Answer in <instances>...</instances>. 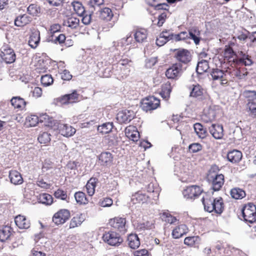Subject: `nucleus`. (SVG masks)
Here are the masks:
<instances>
[{
  "label": "nucleus",
  "instance_id": "16",
  "mask_svg": "<svg viewBox=\"0 0 256 256\" xmlns=\"http://www.w3.org/2000/svg\"><path fill=\"white\" fill-rule=\"evenodd\" d=\"M58 130L60 134L66 137L72 136L76 132V129L72 126L64 124H58Z\"/></svg>",
  "mask_w": 256,
  "mask_h": 256
},
{
  "label": "nucleus",
  "instance_id": "19",
  "mask_svg": "<svg viewBox=\"0 0 256 256\" xmlns=\"http://www.w3.org/2000/svg\"><path fill=\"white\" fill-rule=\"evenodd\" d=\"M188 232V228L186 224H181L176 226L172 230V235L174 238L177 239L186 234Z\"/></svg>",
  "mask_w": 256,
  "mask_h": 256
},
{
  "label": "nucleus",
  "instance_id": "55",
  "mask_svg": "<svg viewBox=\"0 0 256 256\" xmlns=\"http://www.w3.org/2000/svg\"><path fill=\"white\" fill-rule=\"evenodd\" d=\"M50 134L48 132H44L40 134L38 138V142L41 144H46L50 140Z\"/></svg>",
  "mask_w": 256,
  "mask_h": 256
},
{
  "label": "nucleus",
  "instance_id": "22",
  "mask_svg": "<svg viewBox=\"0 0 256 256\" xmlns=\"http://www.w3.org/2000/svg\"><path fill=\"white\" fill-rule=\"evenodd\" d=\"M16 224L20 229H27L30 227V223L24 216L18 215L14 218Z\"/></svg>",
  "mask_w": 256,
  "mask_h": 256
},
{
  "label": "nucleus",
  "instance_id": "3",
  "mask_svg": "<svg viewBox=\"0 0 256 256\" xmlns=\"http://www.w3.org/2000/svg\"><path fill=\"white\" fill-rule=\"evenodd\" d=\"M160 105V100L154 96H149L142 100V108L146 112L154 110Z\"/></svg>",
  "mask_w": 256,
  "mask_h": 256
},
{
  "label": "nucleus",
  "instance_id": "48",
  "mask_svg": "<svg viewBox=\"0 0 256 256\" xmlns=\"http://www.w3.org/2000/svg\"><path fill=\"white\" fill-rule=\"evenodd\" d=\"M74 198L77 203L80 204H85L88 202L86 194L82 192H76Z\"/></svg>",
  "mask_w": 256,
  "mask_h": 256
},
{
  "label": "nucleus",
  "instance_id": "32",
  "mask_svg": "<svg viewBox=\"0 0 256 256\" xmlns=\"http://www.w3.org/2000/svg\"><path fill=\"white\" fill-rule=\"evenodd\" d=\"M148 33L146 30L140 28L136 30L134 34V38L138 42H144L147 38Z\"/></svg>",
  "mask_w": 256,
  "mask_h": 256
},
{
  "label": "nucleus",
  "instance_id": "33",
  "mask_svg": "<svg viewBox=\"0 0 256 256\" xmlns=\"http://www.w3.org/2000/svg\"><path fill=\"white\" fill-rule=\"evenodd\" d=\"M208 68L209 64L208 60H202L198 62L196 72L198 74H202L206 72Z\"/></svg>",
  "mask_w": 256,
  "mask_h": 256
},
{
  "label": "nucleus",
  "instance_id": "52",
  "mask_svg": "<svg viewBox=\"0 0 256 256\" xmlns=\"http://www.w3.org/2000/svg\"><path fill=\"white\" fill-rule=\"evenodd\" d=\"M170 92L171 88L170 85L165 84L162 86L160 94L164 99L167 100L170 97Z\"/></svg>",
  "mask_w": 256,
  "mask_h": 256
},
{
  "label": "nucleus",
  "instance_id": "21",
  "mask_svg": "<svg viewBox=\"0 0 256 256\" xmlns=\"http://www.w3.org/2000/svg\"><path fill=\"white\" fill-rule=\"evenodd\" d=\"M242 157V152L237 150L230 151L227 154L228 160L232 164H236L240 162Z\"/></svg>",
  "mask_w": 256,
  "mask_h": 256
},
{
  "label": "nucleus",
  "instance_id": "1",
  "mask_svg": "<svg viewBox=\"0 0 256 256\" xmlns=\"http://www.w3.org/2000/svg\"><path fill=\"white\" fill-rule=\"evenodd\" d=\"M104 241L112 246H118L123 242L120 234L114 231L105 232L102 236Z\"/></svg>",
  "mask_w": 256,
  "mask_h": 256
},
{
  "label": "nucleus",
  "instance_id": "35",
  "mask_svg": "<svg viewBox=\"0 0 256 256\" xmlns=\"http://www.w3.org/2000/svg\"><path fill=\"white\" fill-rule=\"evenodd\" d=\"M213 212L218 214H221L224 210V202L222 198H214Z\"/></svg>",
  "mask_w": 256,
  "mask_h": 256
},
{
  "label": "nucleus",
  "instance_id": "41",
  "mask_svg": "<svg viewBox=\"0 0 256 256\" xmlns=\"http://www.w3.org/2000/svg\"><path fill=\"white\" fill-rule=\"evenodd\" d=\"M112 122H106L98 126V131L102 134L110 132L113 128Z\"/></svg>",
  "mask_w": 256,
  "mask_h": 256
},
{
  "label": "nucleus",
  "instance_id": "63",
  "mask_svg": "<svg viewBox=\"0 0 256 256\" xmlns=\"http://www.w3.org/2000/svg\"><path fill=\"white\" fill-rule=\"evenodd\" d=\"M54 195L56 198H60L62 200H65L67 197L66 193L64 191L60 190H58L55 192Z\"/></svg>",
  "mask_w": 256,
  "mask_h": 256
},
{
  "label": "nucleus",
  "instance_id": "6",
  "mask_svg": "<svg viewBox=\"0 0 256 256\" xmlns=\"http://www.w3.org/2000/svg\"><path fill=\"white\" fill-rule=\"evenodd\" d=\"M97 66L98 68L99 74L104 78L110 77L112 74L115 72L114 69L116 66H112L109 63L107 64L106 62H98Z\"/></svg>",
  "mask_w": 256,
  "mask_h": 256
},
{
  "label": "nucleus",
  "instance_id": "15",
  "mask_svg": "<svg viewBox=\"0 0 256 256\" xmlns=\"http://www.w3.org/2000/svg\"><path fill=\"white\" fill-rule=\"evenodd\" d=\"M130 60L128 58L122 59L117 64L116 68H119L120 72L119 74L122 77L126 76L130 74V68L128 64Z\"/></svg>",
  "mask_w": 256,
  "mask_h": 256
},
{
  "label": "nucleus",
  "instance_id": "47",
  "mask_svg": "<svg viewBox=\"0 0 256 256\" xmlns=\"http://www.w3.org/2000/svg\"><path fill=\"white\" fill-rule=\"evenodd\" d=\"M27 12L30 15L36 16L40 13V8L38 4H32L28 7Z\"/></svg>",
  "mask_w": 256,
  "mask_h": 256
},
{
  "label": "nucleus",
  "instance_id": "14",
  "mask_svg": "<svg viewBox=\"0 0 256 256\" xmlns=\"http://www.w3.org/2000/svg\"><path fill=\"white\" fill-rule=\"evenodd\" d=\"M78 94L76 90L72 93L66 94L57 98L58 102H59L62 104H66L76 102L78 100Z\"/></svg>",
  "mask_w": 256,
  "mask_h": 256
},
{
  "label": "nucleus",
  "instance_id": "26",
  "mask_svg": "<svg viewBox=\"0 0 256 256\" xmlns=\"http://www.w3.org/2000/svg\"><path fill=\"white\" fill-rule=\"evenodd\" d=\"M9 178L11 183L14 185L20 184L23 182L21 174L16 170H10L9 172Z\"/></svg>",
  "mask_w": 256,
  "mask_h": 256
},
{
  "label": "nucleus",
  "instance_id": "50",
  "mask_svg": "<svg viewBox=\"0 0 256 256\" xmlns=\"http://www.w3.org/2000/svg\"><path fill=\"white\" fill-rule=\"evenodd\" d=\"M237 52H234L233 49L228 47L225 49L224 56L226 58H227L230 62L232 63V60L236 58V55Z\"/></svg>",
  "mask_w": 256,
  "mask_h": 256
},
{
  "label": "nucleus",
  "instance_id": "43",
  "mask_svg": "<svg viewBox=\"0 0 256 256\" xmlns=\"http://www.w3.org/2000/svg\"><path fill=\"white\" fill-rule=\"evenodd\" d=\"M96 181V178H91L86 186L87 192L90 196H92L94 193Z\"/></svg>",
  "mask_w": 256,
  "mask_h": 256
},
{
  "label": "nucleus",
  "instance_id": "2",
  "mask_svg": "<svg viewBox=\"0 0 256 256\" xmlns=\"http://www.w3.org/2000/svg\"><path fill=\"white\" fill-rule=\"evenodd\" d=\"M232 64L234 66L240 65L250 66L253 64V61L247 52L240 50L237 52L236 58L232 60Z\"/></svg>",
  "mask_w": 256,
  "mask_h": 256
},
{
  "label": "nucleus",
  "instance_id": "28",
  "mask_svg": "<svg viewBox=\"0 0 256 256\" xmlns=\"http://www.w3.org/2000/svg\"><path fill=\"white\" fill-rule=\"evenodd\" d=\"M12 232V228L8 226H3L0 229V240L4 242L8 240Z\"/></svg>",
  "mask_w": 256,
  "mask_h": 256
},
{
  "label": "nucleus",
  "instance_id": "45",
  "mask_svg": "<svg viewBox=\"0 0 256 256\" xmlns=\"http://www.w3.org/2000/svg\"><path fill=\"white\" fill-rule=\"evenodd\" d=\"M194 128L196 132L200 138H204L206 137L207 132L202 124L196 123L194 124Z\"/></svg>",
  "mask_w": 256,
  "mask_h": 256
},
{
  "label": "nucleus",
  "instance_id": "11",
  "mask_svg": "<svg viewBox=\"0 0 256 256\" xmlns=\"http://www.w3.org/2000/svg\"><path fill=\"white\" fill-rule=\"evenodd\" d=\"M134 112L132 110H124L119 112L116 119L120 124L130 122L134 117Z\"/></svg>",
  "mask_w": 256,
  "mask_h": 256
},
{
  "label": "nucleus",
  "instance_id": "30",
  "mask_svg": "<svg viewBox=\"0 0 256 256\" xmlns=\"http://www.w3.org/2000/svg\"><path fill=\"white\" fill-rule=\"evenodd\" d=\"M200 31L196 27H192L188 30L189 38L192 40L196 44H198L200 42Z\"/></svg>",
  "mask_w": 256,
  "mask_h": 256
},
{
  "label": "nucleus",
  "instance_id": "56",
  "mask_svg": "<svg viewBox=\"0 0 256 256\" xmlns=\"http://www.w3.org/2000/svg\"><path fill=\"white\" fill-rule=\"evenodd\" d=\"M113 44V46L110 48L111 52H114L115 55L119 54V52L123 50L122 42H114Z\"/></svg>",
  "mask_w": 256,
  "mask_h": 256
},
{
  "label": "nucleus",
  "instance_id": "59",
  "mask_svg": "<svg viewBox=\"0 0 256 256\" xmlns=\"http://www.w3.org/2000/svg\"><path fill=\"white\" fill-rule=\"evenodd\" d=\"M26 120L29 122L30 126H34L38 123L40 119L37 116L31 115L26 118Z\"/></svg>",
  "mask_w": 256,
  "mask_h": 256
},
{
  "label": "nucleus",
  "instance_id": "25",
  "mask_svg": "<svg viewBox=\"0 0 256 256\" xmlns=\"http://www.w3.org/2000/svg\"><path fill=\"white\" fill-rule=\"evenodd\" d=\"M85 220L86 216L84 214L79 213L76 214L70 222V228H72L80 226Z\"/></svg>",
  "mask_w": 256,
  "mask_h": 256
},
{
  "label": "nucleus",
  "instance_id": "39",
  "mask_svg": "<svg viewBox=\"0 0 256 256\" xmlns=\"http://www.w3.org/2000/svg\"><path fill=\"white\" fill-rule=\"evenodd\" d=\"M231 196L236 200L242 199L245 197L246 194L245 192L242 188H234L230 190Z\"/></svg>",
  "mask_w": 256,
  "mask_h": 256
},
{
  "label": "nucleus",
  "instance_id": "58",
  "mask_svg": "<svg viewBox=\"0 0 256 256\" xmlns=\"http://www.w3.org/2000/svg\"><path fill=\"white\" fill-rule=\"evenodd\" d=\"M148 192L150 193H155L156 196H154V199L158 200L159 196V188H154V184L153 183L149 184L146 188Z\"/></svg>",
  "mask_w": 256,
  "mask_h": 256
},
{
  "label": "nucleus",
  "instance_id": "13",
  "mask_svg": "<svg viewBox=\"0 0 256 256\" xmlns=\"http://www.w3.org/2000/svg\"><path fill=\"white\" fill-rule=\"evenodd\" d=\"M130 202L134 204L148 202L153 204L154 202H150V196L146 195L142 191H138L132 196Z\"/></svg>",
  "mask_w": 256,
  "mask_h": 256
},
{
  "label": "nucleus",
  "instance_id": "36",
  "mask_svg": "<svg viewBox=\"0 0 256 256\" xmlns=\"http://www.w3.org/2000/svg\"><path fill=\"white\" fill-rule=\"evenodd\" d=\"M170 40V38H169V32L167 31H163L161 32L159 36L156 40V44L158 46H162L166 42Z\"/></svg>",
  "mask_w": 256,
  "mask_h": 256
},
{
  "label": "nucleus",
  "instance_id": "34",
  "mask_svg": "<svg viewBox=\"0 0 256 256\" xmlns=\"http://www.w3.org/2000/svg\"><path fill=\"white\" fill-rule=\"evenodd\" d=\"M104 3V0H90L88 3L90 12L94 13V11H96V12L98 11L102 8L100 6Z\"/></svg>",
  "mask_w": 256,
  "mask_h": 256
},
{
  "label": "nucleus",
  "instance_id": "49",
  "mask_svg": "<svg viewBox=\"0 0 256 256\" xmlns=\"http://www.w3.org/2000/svg\"><path fill=\"white\" fill-rule=\"evenodd\" d=\"M162 220L170 224H174L178 221L176 217L172 216L168 212H164L162 215Z\"/></svg>",
  "mask_w": 256,
  "mask_h": 256
},
{
  "label": "nucleus",
  "instance_id": "4",
  "mask_svg": "<svg viewBox=\"0 0 256 256\" xmlns=\"http://www.w3.org/2000/svg\"><path fill=\"white\" fill-rule=\"evenodd\" d=\"M208 180L212 182V190L214 191H218L224 184V176L222 174H212L210 171Z\"/></svg>",
  "mask_w": 256,
  "mask_h": 256
},
{
  "label": "nucleus",
  "instance_id": "40",
  "mask_svg": "<svg viewBox=\"0 0 256 256\" xmlns=\"http://www.w3.org/2000/svg\"><path fill=\"white\" fill-rule=\"evenodd\" d=\"M80 20L78 18L71 16L68 18L66 20L64 21V24L72 29H74L78 26Z\"/></svg>",
  "mask_w": 256,
  "mask_h": 256
},
{
  "label": "nucleus",
  "instance_id": "20",
  "mask_svg": "<svg viewBox=\"0 0 256 256\" xmlns=\"http://www.w3.org/2000/svg\"><path fill=\"white\" fill-rule=\"evenodd\" d=\"M210 132L216 139H221L224 136L223 126L220 124H212L209 128Z\"/></svg>",
  "mask_w": 256,
  "mask_h": 256
},
{
  "label": "nucleus",
  "instance_id": "37",
  "mask_svg": "<svg viewBox=\"0 0 256 256\" xmlns=\"http://www.w3.org/2000/svg\"><path fill=\"white\" fill-rule=\"evenodd\" d=\"M30 18L26 14H23L17 16L14 20V24L17 26H23L28 24Z\"/></svg>",
  "mask_w": 256,
  "mask_h": 256
},
{
  "label": "nucleus",
  "instance_id": "12",
  "mask_svg": "<svg viewBox=\"0 0 256 256\" xmlns=\"http://www.w3.org/2000/svg\"><path fill=\"white\" fill-rule=\"evenodd\" d=\"M70 217V212L66 209H62L54 215L52 221L56 225L62 224H64Z\"/></svg>",
  "mask_w": 256,
  "mask_h": 256
},
{
  "label": "nucleus",
  "instance_id": "46",
  "mask_svg": "<svg viewBox=\"0 0 256 256\" xmlns=\"http://www.w3.org/2000/svg\"><path fill=\"white\" fill-rule=\"evenodd\" d=\"M202 204L204 206V210L209 212H213L214 207V198H205L204 197L202 200Z\"/></svg>",
  "mask_w": 256,
  "mask_h": 256
},
{
  "label": "nucleus",
  "instance_id": "44",
  "mask_svg": "<svg viewBox=\"0 0 256 256\" xmlns=\"http://www.w3.org/2000/svg\"><path fill=\"white\" fill-rule=\"evenodd\" d=\"M72 6L74 10L79 16H83L85 13V8L81 2L74 0L72 2Z\"/></svg>",
  "mask_w": 256,
  "mask_h": 256
},
{
  "label": "nucleus",
  "instance_id": "38",
  "mask_svg": "<svg viewBox=\"0 0 256 256\" xmlns=\"http://www.w3.org/2000/svg\"><path fill=\"white\" fill-rule=\"evenodd\" d=\"M38 202L46 205H50L52 204L53 198L52 196L48 194L44 193L38 196Z\"/></svg>",
  "mask_w": 256,
  "mask_h": 256
},
{
  "label": "nucleus",
  "instance_id": "24",
  "mask_svg": "<svg viewBox=\"0 0 256 256\" xmlns=\"http://www.w3.org/2000/svg\"><path fill=\"white\" fill-rule=\"evenodd\" d=\"M96 14L100 19L106 21L110 20L114 16L111 9L108 8H101Z\"/></svg>",
  "mask_w": 256,
  "mask_h": 256
},
{
  "label": "nucleus",
  "instance_id": "61",
  "mask_svg": "<svg viewBox=\"0 0 256 256\" xmlns=\"http://www.w3.org/2000/svg\"><path fill=\"white\" fill-rule=\"evenodd\" d=\"M244 94L245 96L248 98V102H256V91L245 90Z\"/></svg>",
  "mask_w": 256,
  "mask_h": 256
},
{
  "label": "nucleus",
  "instance_id": "60",
  "mask_svg": "<svg viewBox=\"0 0 256 256\" xmlns=\"http://www.w3.org/2000/svg\"><path fill=\"white\" fill-rule=\"evenodd\" d=\"M202 146L199 143H192L188 146V151L190 153H196L201 150Z\"/></svg>",
  "mask_w": 256,
  "mask_h": 256
},
{
  "label": "nucleus",
  "instance_id": "53",
  "mask_svg": "<svg viewBox=\"0 0 256 256\" xmlns=\"http://www.w3.org/2000/svg\"><path fill=\"white\" fill-rule=\"evenodd\" d=\"M247 108L248 110L250 116L256 118V102H248L247 104Z\"/></svg>",
  "mask_w": 256,
  "mask_h": 256
},
{
  "label": "nucleus",
  "instance_id": "29",
  "mask_svg": "<svg viewBox=\"0 0 256 256\" xmlns=\"http://www.w3.org/2000/svg\"><path fill=\"white\" fill-rule=\"evenodd\" d=\"M40 33L35 31L32 33L28 40V45L32 48H36L40 43Z\"/></svg>",
  "mask_w": 256,
  "mask_h": 256
},
{
  "label": "nucleus",
  "instance_id": "23",
  "mask_svg": "<svg viewBox=\"0 0 256 256\" xmlns=\"http://www.w3.org/2000/svg\"><path fill=\"white\" fill-rule=\"evenodd\" d=\"M113 157L110 152H102L98 156V160L100 164L104 166L110 165L112 162Z\"/></svg>",
  "mask_w": 256,
  "mask_h": 256
},
{
  "label": "nucleus",
  "instance_id": "42",
  "mask_svg": "<svg viewBox=\"0 0 256 256\" xmlns=\"http://www.w3.org/2000/svg\"><path fill=\"white\" fill-rule=\"evenodd\" d=\"M200 238L198 236H188L184 240V244L189 246H195L200 242Z\"/></svg>",
  "mask_w": 256,
  "mask_h": 256
},
{
  "label": "nucleus",
  "instance_id": "27",
  "mask_svg": "<svg viewBox=\"0 0 256 256\" xmlns=\"http://www.w3.org/2000/svg\"><path fill=\"white\" fill-rule=\"evenodd\" d=\"M128 244L130 248L136 249L140 246V240L138 236L135 234L128 235L127 238Z\"/></svg>",
  "mask_w": 256,
  "mask_h": 256
},
{
  "label": "nucleus",
  "instance_id": "51",
  "mask_svg": "<svg viewBox=\"0 0 256 256\" xmlns=\"http://www.w3.org/2000/svg\"><path fill=\"white\" fill-rule=\"evenodd\" d=\"M203 94V89L199 84L195 85L194 86L192 90L190 93V96L198 98L202 96Z\"/></svg>",
  "mask_w": 256,
  "mask_h": 256
},
{
  "label": "nucleus",
  "instance_id": "17",
  "mask_svg": "<svg viewBox=\"0 0 256 256\" xmlns=\"http://www.w3.org/2000/svg\"><path fill=\"white\" fill-rule=\"evenodd\" d=\"M210 75L213 80H220L222 85H224L228 83V80L225 78L226 74L222 70L218 68H214L211 72Z\"/></svg>",
  "mask_w": 256,
  "mask_h": 256
},
{
  "label": "nucleus",
  "instance_id": "57",
  "mask_svg": "<svg viewBox=\"0 0 256 256\" xmlns=\"http://www.w3.org/2000/svg\"><path fill=\"white\" fill-rule=\"evenodd\" d=\"M66 40V38L64 34H60L58 36H52V38L50 40L54 42L55 44L58 43L59 44H62L64 43Z\"/></svg>",
  "mask_w": 256,
  "mask_h": 256
},
{
  "label": "nucleus",
  "instance_id": "64",
  "mask_svg": "<svg viewBox=\"0 0 256 256\" xmlns=\"http://www.w3.org/2000/svg\"><path fill=\"white\" fill-rule=\"evenodd\" d=\"M112 203L113 201L111 198H106L100 202V204L102 207H109L112 204Z\"/></svg>",
  "mask_w": 256,
  "mask_h": 256
},
{
  "label": "nucleus",
  "instance_id": "9",
  "mask_svg": "<svg viewBox=\"0 0 256 256\" xmlns=\"http://www.w3.org/2000/svg\"><path fill=\"white\" fill-rule=\"evenodd\" d=\"M174 58L184 64H188L192 60V55L189 50L184 48L175 50Z\"/></svg>",
  "mask_w": 256,
  "mask_h": 256
},
{
  "label": "nucleus",
  "instance_id": "18",
  "mask_svg": "<svg viewBox=\"0 0 256 256\" xmlns=\"http://www.w3.org/2000/svg\"><path fill=\"white\" fill-rule=\"evenodd\" d=\"M220 111L218 106H210L206 113L202 116L203 120L206 122L214 120Z\"/></svg>",
  "mask_w": 256,
  "mask_h": 256
},
{
  "label": "nucleus",
  "instance_id": "62",
  "mask_svg": "<svg viewBox=\"0 0 256 256\" xmlns=\"http://www.w3.org/2000/svg\"><path fill=\"white\" fill-rule=\"evenodd\" d=\"M94 13H92L90 12L89 10L88 13L85 12V13L83 16H82V22L85 25H88L90 24L92 20V15Z\"/></svg>",
  "mask_w": 256,
  "mask_h": 256
},
{
  "label": "nucleus",
  "instance_id": "54",
  "mask_svg": "<svg viewBox=\"0 0 256 256\" xmlns=\"http://www.w3.org/2000/svg\"><path fill=\"white\" fill-rule=\"evenodd\" d=\"M41 83L42 86H47L51 85L54 82V80L51 75L45 74L41 77Z\"/></svg>",
  "mask_w": 256,
  "mask_h": 256
},
{
  "label": "nucleus",
  "instance_id": "5",
  "mask_svg": "<svg viewBox=\"0 0 256 256\" xmlns=\"http://www.w3.org/2000/svg\"><path fill=\"white\" fill-rule=\"evenodd\" d=\"M182 72V64L176 63L167 69L165 74L168 79H178Z\"/></svg>",
  "mask_w": 256,
  "mask_h": 256
},
{
  "label": "nucleus",
  "instance_id": "31",
  "mask_svg": "<svg viewBox=\"0 0 256 256\" xmlns=\"http://www.w3.org/2000/svg\"><path fill=\"white\" fill-rule=\"evenodd\" d=\"M12 105L15 108L22 109L26 105V102L20 96H14L10 100Z\"/></svg>",
  "mask_w": 256,
  "mask_h": 256
},
{
  "label": "nucleus",
  "instance_id": "8",
  "mask_svg": "<svg viewBox=\"0 0 256 256\" xmlns=\"http://www.w3.org/2000/svg\"><path fill=\"white\" fill-rule=\"evenodd\" d=\"M110 225L122 234H124L127 230L126 220L124 218L116 217L109 220Z\"/></svg>",
  "mask_w": 256,
  "mask_h": 256
},
{
  "label": "nucleus",
  "instance_id": "7",
  "mask_svg": "<svg viewBox=\"0 0 256 256\" xmlns=\"http://www.w3.org/2000/svg\"><path fill=\"white\" fill-rule=\"evenodd\" d=\"M202 190L198 186L192 185L186 186L183 190L182 194L186 199H194L201 194Z\"/></svg>",
  "mask_w": 256,
  "mask_h": 256
},
{
  "label": "nucleus",
  "instance_id": "10",
  "mask_svg": "<svg viewBox=\"0 0 256 256\" xmlns=\"http://www.w3.org/2000/svg\"><path fill=\"white\" fill-rule=\"evenodd\" d=\"M1 50L0 56L6 64H12L16 60V54L12 48L4 46Z\"/></svg>",
  "mask_w": 256,
  "mask_h": 256
}]
</instances>
